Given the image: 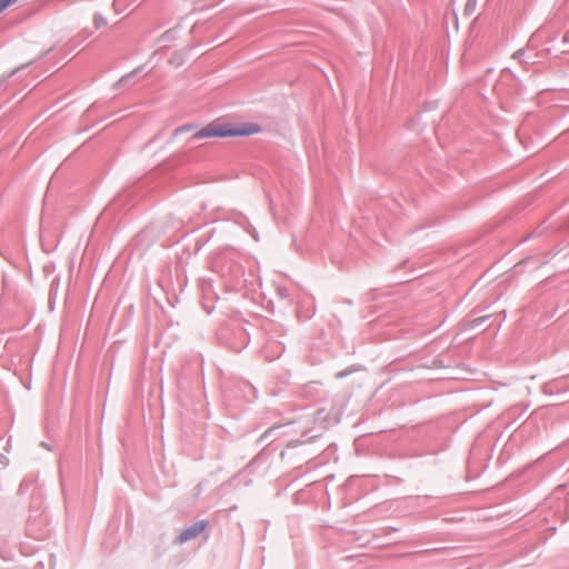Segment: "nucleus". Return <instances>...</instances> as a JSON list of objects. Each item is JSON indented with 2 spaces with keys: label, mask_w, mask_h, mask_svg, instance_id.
I'll return each mask as SVG.
<instances>
[{
  "label": "nucleus",
  "mask_w": 569,
  "mask_h": 569,
  "mask_svg": "<svg viewBox=\"0 0 569 569\" xmlns=\"http://www.w3.org/2000/svg\"><path fill=\"white\" fill-rule=\"evenodd\" d=\"M139 69L134 70L133 72L131 73H128L126 76H123L120 80H119V83L120 84H124L127 83L131 78H133L137 73H139Z\"/></svg>",
  "instance_id": "obj_9"
},
{
  "label": "nucleus",
  "mask_w": 569,
  "mask_h": 569,
  "mask_svg": "<svg viewBox=\"0 0 569 569\" xmlns=\"http://www.w3.org/2000/svg\"><path fill=\"white\" fill-rule=\"evenodd\" d=\"M93 22L97 29L107 24V20L101 14H96L93 18Z\"/></svg>",
  "instance_id": "obj_8"
},
{
  "label": "nucleus",
  "mask_w": 569,
  "mask_h": 569,
  "mask_svg": "<svg viewBox=\"0 0 569 569\" xmlns=\"http://www.w3.org/2000/svg\"><path fill=\"white\" fill-rule=\"evenodd\" d=\"M260 131V127L256 123H242V124H231V123H219L211 122L207 124L204 128L196 131L190 136L187 143L190 148H194L197 143L207 138H226V137H240V136H250L253 133H258Z\"/></svg>",
  "instance_id": "obj_1"
},
{
  "label": "nucleus",
  "mask_w": 569,
  "mask_h": 569,
  "mask_svg": "<svg viewBox=\"0 0 569 569\" xmlns=\"http://www.w3.org/2000/svg\"><path fill=\"white\" fill-rule=\"evenodd\" d=\"M17 71H18V69L12 70V72H11L7 78H9V77L13 76Z\"/></svg>",
  "instance_id": "obj_12"
},
{
  "label": "nucleus",
  "mask_w": 569,
  "mask_h": 569,
  "mask_svg": "<svg viewBox=\"0 0 569 569\" xmlns=\"http://www.w3.org/2000/svg\"><path fill=\"white\" fill-rule=\"evenodd\" d=\"M491 316H482L465 322V329H478L490 319Z\"/></svg>",
  "instance_id": "obj_3"
},
{
  "label": "nucleus",
  "mask_w": 569,
  "mask_h": 569,
  "mask_svg": "<svg viewBox=\"0 0 569 569\" xmlns=\"http://www.w3.org/2000/svg\"><path fill=\"white\" fill-rule=\"evenodd\" d=\"M425 367L428 368V369H431V370H438V369H442V368H450L451 365L450 363L445 365L442 362V360L432 358L431 359V363L430 365H425Z\"/></svg>",
  "instance_id": "obj_4"
},
{
  "label": "nucleus",
  "mask_w": 569,
  "mask_h": 569,
  "mask_svg": "<svg viewBox=\"0 0 569 569\" xmlns=\"http://www.w3.org/2000/svg\"><path fill=\"white\" fill-rule=\"evenodd\" d=\"M192 129H193V127L190 124L180 126L177 129H174V131L172 133V138H176V137L180 136L181 133L189 132Z\"/></svg>",
  "instance_id": "obj_7"
},
{
  "label": "nucleus",
  "mask_w": 569,
  "mask_h": 569,
  "mask_svg": "<svg viewBox=\"0 0 569 569\" xmlns=\"http://www.w3.org/2000/svg\"><path fill=\"white\" fill-rule=\"evenodd\" d=\"M477 7V0H467L463 9V13L467 17H470L475 13Z\"/></svg>",
  "instance_id": "obj_6"
},
{
  "label": "nucleus",
  "mask_w": 569,
  "mask_h": 569,
  "mask_svg": "<svg viewBox=\"0 0 569 569\" xmlns=\"http://www.w3.org/2000/svg\"><path fill=\"white\" fill-rule=\"evenodd\" d=\"M525 54H526V51H525L523 49H519V50H517V51L512 54V58H515V59H519V60H521V61H523V62L528 63V61H527V60H523Z\"/></svg>",
  "instance_id": "obj_11"
},
{
  "label": "nucleus",
  "mask_w": 569,
  "mask_h": 569,
  "mask_svg": "<svg viewBox=\"0 0 569 569\" xmlns=\"http://www.w3.org/2000/svg\"><path fill=\"white\" fill-rule=\"evenodd\" d=\"M177 29H170V30H167L159 39L160 42L162 43H166V42H169V41H172L177 38Z\"/></svg>",
  "instance_id": "obj_5"
},
{
  "label": "nucleus",
  "mask_w": 569,
  "mask_h": 569,
  "mask_svg": "<svg viewBox=\"0 0 569 569\" xmlns=\"http://www.w3.org/2000/svg\"><path fill=\"white\" fill-rule=\"evenodd\" d=\"M18 0H0V12L7 9L9 6L16 3Z\"/></svg>",
  "instance_id": "obj_10"
},
{
  "label": "nucleus",
  "mask_w": 569,
  "mask_h": 569,
  "mask_svg": "<svg viewBox=\"0 0 569 569\" xmlns=\"http://www.w3.org/2000/svg\"><path fill=\"white\" fill-rule=\"evenodd\" d=\"M207 528V521L200 520L192 526L186 528L176 539V542L182 545L191 539L197 538Z\"/></svg>",
  "instance_id": "obj_2"
}]
</instances>
